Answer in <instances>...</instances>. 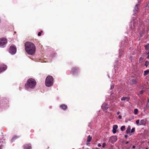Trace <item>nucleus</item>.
<instances>
[{"instance_id":"f257e3e1","label":"nucleus","mask_w":149,"mask_h":149,"mask_svg":"<svg viewBox=\"0 0 149 149\" xmlns=\"http://www.w3.org/2000/svg\"><path fill=\"white\" fill-rule=\"evenodd\" d=\"M24 46L25 51L28 54L33 55L35 53L36 47L33 43L27 42L25 43Z\"/></svg>"},{"instance_id":"423d86ee","label":"nucleus","mask_w":149,"mask_h":149,"mask_svg":"<svg viewBox=\"0 0 149 149\" xmlns=\"http://www.w3.org/2000/svg\"><path fill=\"white\" fill-rule=\"evenodd\" d=\"M117 139V138L116 136H113L109 138V141L111 143H113L116 142Z\"/></svg>"},{"instance_id":"c756f323","label":"nucleus","mask_w":149,"mask_h":149,"mask_svg":"<svg viewBox=\"0 0 149 149\" xmlns=\"http://www.w3.org/2000/svg\"><path fill=\"white\" fill-rule=\"evenodd\" d=\"M118 118L120 119H121V118H122V117H121V116L120 115H119L118 116Z\"/></svg>"},{"instance_id":"0eeeda50","label":"nucleus","mask_w":149,"mask_h":149,"mask_svg":"<svg viewBox=\"0 0 149 149\" xmlns=\"http://www.w3.org/2000/svg\"><path fill=\"white\" fill-rule=\"evenodd\" d=\"M79 70L78 68L77 67H75L72 68L71 72L73 74H75L77 73Z\"/></svg>"},{"instance_id":"39448f33","label":"nucleus","mask_w":149,"mask_h":149,"mask_svg":"<svg viewBox=\"0 0 149 149\" xmlns=\"http://www.w3.org/2000/svg\"><path fill=\"white\" fill-rule=\"evenodd\" d=\"M16 52V47L14 46H11L10 47L9 49V52L11 54H15Z\"/></svg>"},{"instance_id":"c85d7f7f","label":"nucleus","mask_w":149,"mask_h":149,"mask_svg":"<svg viewBox=\"0 0 149 149\" xmlns=\"http://www.w3.org/2000/svg\"><path fill=\"white\" fill-rule=\"evenodd\" d=\"M114 88V86L113 85H111V88H110V89L111 90H112V89H113Z\"/></svg>"},{"instance_id":"72a5a7b5","label":"nucleus","mask_w":149,"mask_h":149,"mask_svg":"<svg viewBox=\"0 0 149 149\" xmlns=\"http://www.w3.org/2000/svg\"><path fill=\"white\" fill-rule=\"evenodd\" d=\"M147 58L149 59V55H147Z\"/></svg>"},{"instance_id":"ddd939ff","label":"nucleus","mask_w":149,"mask_h":149,"mask_svg":"<svg viewBox=\"0 0 149 149\" xmlns=\"http://www.w3.org/2000/svg\"><path fill=\"white\" fill-rule=\"evenodd\" d=\"M60 107L63 110H65L67 109V105L65 104H62L60 106Z\"/></svg>"},{"instance_id":"a878e982","label":"nucleus","mask_w":149,"mask_h":149,"mask_svg":"<svg viewBox=\"0 0 149 149\" xmlns=\"http://www.w3.org/2000/svg\"><path fill=\"white\" fill-rule=\"evenodd\" d=\"M139 120H137L136 121V123L137 125H139Z\"/></svg>"},{"instance_id":"f03ea898","label":"nucleus","mask_w":149,"mask_h":149,"mask_svg":"<svg viewBox=\"0 0 149 149\" xmlns=\"http://www.w3.org/2000/svg\"><path fill=\"white\" fill-rule=\"evenodd\" d=\"M36 84V81L33 79H29L25 84V86L27 88H34Z\"/></svg>"},{"instance_id":"a211bd4d","label":"nucleus","mask_w":149,"mask_h":149,"mask_svg":"<svg viewBox=\"0 0 149 149\" xmlns=\"http://www.w3.org/2000/svg\"><path fill=\"white\" fill-rule=\"evenodd\" d=\"M149 72V71L148 70H146L144 71V75H146L147 74H148Z\"/></svg>"},{"instance_id":"bb28decb","label":"nucleus","mask_w":149,"mask_h":149,"mask_svg":"<svg viewBox=\"0 0 149 149\" xmlns=\"http://www.w3.org/2000/svg\"><path fill=\"white\" fill-rule=\"evenodd\" d=\"M106 145V143H104L102 144V147L103 148H104Z\"/></svg>"},{"instance_id":"2f4dec72","label":"nucleus","mask_w":149,"mask_h":149,"mask_svg":"<svg viewBox=\"0 0 149 149\" xmlns=\"http://www.w3.org/2000/svg\"><path fill=\"white\" fill-rule=\"evenodd\" d=\"M129 143V142L127 141L125 143V144L127 145V144H128Z\"/></svg>"},{"instance_id":"473e14b6","label":"nucleus","mask_w":149,"mask_h":149,"mask_svg":"<svg viewBox=\"0 0 149 149\" xmlns=\"http://www.w3.org/2000/svg\"><path fill=\"white\" fill-rule=\"evenodd\" d=\"M120 112H119V111H118V112H117V115H119V114H120Z\"/></svg>"},{"instance_id":"aec40b11","label":"nucleus","mask_w":149,"mask_h":149,"mask_svg":"<svg viewBox=\"0 0 149 149\" xmlns=\"http://www.w3.org/2000/svg\"><path fill=\"white\" fill-rule=\"evenodd\" d=\"M138 113V110L137 109H135L134 110V113L135 115H136Z\"/></svg>"},{"instance_id":"20e7f679","label":"nucleus","mask_w":149,"mask_h":149,"mask_svg":"<svg viewBox=\"0 0 149 149\" xmlns=\"http://www.w3.org/2000/svg\"><path fill=\"white\" fill-rule=\"evenodd\" d=\"M7 40L5 38L0 39V46L2 47L7 43Z\"/></svg>"},{"instance_id":"b1692460","label":"nucleus","mask_w":149,"mask_h":149,"mask_svg":"<svg viewBox=\"0 0 149 149\" xmlns=\"http://www.w3.org/2000/svg\"><path fill=\"white\" fill-rule=\"evenodd\" d=\"M43 32L42 31H40V32H39L38 33V36H40L41 35V34Z\"/></svg>"},{"instance_id":"f704fd0d","label":"nucleus","mask_w":149,"mask_h":149,"mask_svg":"<svg viewBox=\"0 0 149 149\" xmlns=\"http://www.w3.org/2000/svg\"><path fill=\"white\" fill-rule=\"evenodd\" d=\"M128 136L127 135H125V137L126 138H127V137Z\"/></svg>"},{"instance_id":"cd10ccee","label":"nucleus","mask_w":149,"mask_h":149,"mask_svg":"<svg viewBox=\"0 0 149 149\" xmlns=\"http://www.w3.org/2000/svg\"><path fill=\"white\" fill-rule=\"evenodd\" d=\"M143 92V91H140L139 93L140 94H142Z\"/></svg>"},{"instance_id":"393cba45","label":"nucleus","mask_w":149,"mask_h":149,"mask_svg":"<svg viewBox=\"0 0 149 149\" xmlns=\"http://www.w3.org/2000/svg\"><path fill=\"white\" fill-rule=\"evenodd\" d=\"M134 130H135V128H133L130 131V132L131 133H132L134 132Z\"/></svg>"},{"instance_id":"f8f14e48","label":"nucleus","mask_w":149,"mask_h":149,"mask_svg":"<svg viewBox=\"0 0 149 149\" xmlns=\"http://www.w3.org/2000/svg\"><path fill=\"white\" fill-rule=\"evenodd\" d=\"M130 97H123L121 98V101H128L130 100Z\"/></svg>"},{"instance_id":"6e6552de","label":"nucleus","mask_w":149,"mask_h":149,"mask_svg":"<svg viewBox=\"0 0 149 149\" xmlns=\"http://www.w3.org/2000/svg\"><path fill=\"white\" fill-rule=\"evenodd\" d=\"M7 68V66L4 65H0V72L5 70Z\"/></svg>"},{"instance_id":"4be33fe9","label":"nucleus","mask_w":149,"mask_h":149,"mask_svg":"<svg viewBox=\"0 0 149 149\" xmlns=\"http://www.w3.org/2000/svg\"><path fill=\"white\" fill-rule=\"evenodd\" d=\"M144 120H141L140 121L139 125H141L143 124Z\"/></svg>"},{"instance_id":"f3484780","label":"nucleus","mask_w":149,"mask_h":149,"mask_svg":"<svg viewBox=\"0 0 149 149\" xmlns=\"http://www.w3.org/2000/svg\"><path fill=\"white\" fill-rule=\"evenodd\" d=\"M145 49L146 50H149V44H147L145 46Z\"/></svg>"},{"instance_id":"c9c22d12","label":"nucleus","mask_w":149,"mask_h":149,"mask_svg":"<svg viewBox=\"0 0 149 149\" xmlns=\"http://www.w3.org/2000/svg\"><path fill=\"white\" fill-rule=\"evenodd\" d=\"M146 54L147 55H149V52L147 53V54Z\"/></svg>"},{"instance_id":"9b49d317","label":"nucleus","mask_w":149,"mask_h":149,"mask_svg":"<svg viewBox=\"0 0 149 149\" xmlns=\"http://www.w3.org/2000/svg\"><path fill=\"white\" fill-rule=\"evenodd\" d=\"M139 5V4H136L134 8V12L135 13H137Z\"/></svg>"},{"instance_id":"7ed1b4c3","label":"nucleus","mask_w":149,"mask_h":149,"mask_svg":"<svg viewBox=\"0 0 149 149\" xmlns=\"http://www.w3.org/2000/svg\"><path fill=\"white\" fill-rule=\"evenodd\" d=\"M54 79L53 77L50 76H48L45 80V84L47 87H50L53 85Z\"/></svg>"},{"instance_id":"4468645a","label":"nucleus","mask_w":149,"mask_h":149,"mask_svg":"<svg viewBox=\"0 0 149 149\" xmlns=\"http://www.w3.org/2000/svg\"><path fill=\"white\" fill-rule=\"evenodd\" d=\"M92 139V137L90 136V135H89L87 138V143H86V145H88V144H89L88 142H90Z\"/></svg>"},{"instance_id":"dca6fc26","label":"nucleus","mask_w":149,"mask_h":149,"mask_svg":"<svg viewBox=\"0 0 149 149\" xmlns=\"http://www.w3.org/2000/svg\"><path fill=\"white\" fill-rule=\"evenodd\" d=\"M102 108L104 109V110H106L107 109H108V107L107 106V104H105V106L104 105H103L102 107Z\"/></svg>"},{"instance_id":"2eb2a0df","label":"nucleus","mask_w":149,"mask_h":149,"mask_svg":"<svg viewBox=\"0 0 149 149\" xmlns=\"http://www.w3.org/2000/svg\"><path fill=\"white\" fill-rule=\"evenodd\" d=\"M130 129L131 128L130 126H129L126 130V132L127 134L129 133L130 132Z\"/></svg>"},{"instance_id":"9d476101","label":"nucleus","mask_w":149,"mask_h":149,"mask_svg":"<svg viewBox=\"0 0 149 149\" xmlns=\"http://www.w3.org/2000/svg\"><path fill=\"white\" fill-rule=\"evenodd\" d=\"M118 128V126L117 125H114L113 126V134H115L116 132V130Z\"/></svg>"},{"instance_id":"6ab92c4d","label":"nucleus","mask_w":149,"mask_h":149,"mask_svg":"<svg viewBox=\"0 0 149 149\" xmlns=\"http://www.w3.org/2000/svg\"><path fill=\"white\" fill-rule=\"evenodd\" d=\"M132 82L133 84H135L136 83V79H132Z\"/></svg>"},{"instance_id":"412c9836","label":"nucleus","mask_w":149,"mask_h":149,"mask_svg":"<svg viewBox=\"0 0 149 149\" xmlns=\"http://www.w3.org/2000/svg\"><path fill=\"white\" fill-rule=\"evenodd\" d=\"M125 126H123L121 127L120 128V130L122 131H123L125 130Z\"/></svg>"},{"instance_id":"5701e85b","label":"nucleus","mask_w":149,"mask_h":149,"mask_svg":"<svg viewBox=\"0 0 149 149\" xmlns=\"http://www.w3.org/2000/svg\"><path fill=\"white\" fill-rule=\"evenodd\" d=\"M149 62L148 61H146L145 62V65L146 66V67H147L149 64Z\"/></svg>"},{"instance_id":"7c9ffc66","label":"nucleus","mask_w":149,"mask_h":149,"mask_svg":"<svg viewBox=\"0 0 149 149\" xmlns=\"http://www.w3.org/2000/svg\"><path fill=\"white\" fill-rule=\"evenodd\" d=\"M97 146L98 147H100L101 146V144L100 143H98L97 145Z\"/></svg>"},{"instance_id":"1a4fd4ad","label":"nucleus","mask_w":149,"mask_h":149,"mask_svg":"<svg viewBox=\"0 0 149 149\" xmlns=\"http://www.w3.org/2000/svg\"><path fill=\"white\" fill-rule=\"evenodd\" d=\"M31 146L30 144H26L24 146V149H31Z\"/></svg>"},{"instance_id":"4c0bfd02","label":"nucleus","mask_w":149,"mask_h":149,"mask_svg":"<svg viewBox=\"0 0 149 149\" xmlns=\"http://www.w3.org/2000/svg\"><path fill=\"white\" fill-rule=\"evenodd\" d=\"M0 149H1L0 148Z\"/></svg>"},{"instance_id":"e433bc0d","label":"nucleus","mask_w":149,"mask_h":149,"mask_svg":"<svg viewBox=\"0 0 149 149\" xmlns=\"http://www.w3.org/2000/svg\"><path fill=\"white\" fill-rule=\"evenodd\" d=\"M148 103H149V99H148Z\"/></svg>"}]
</instances>
